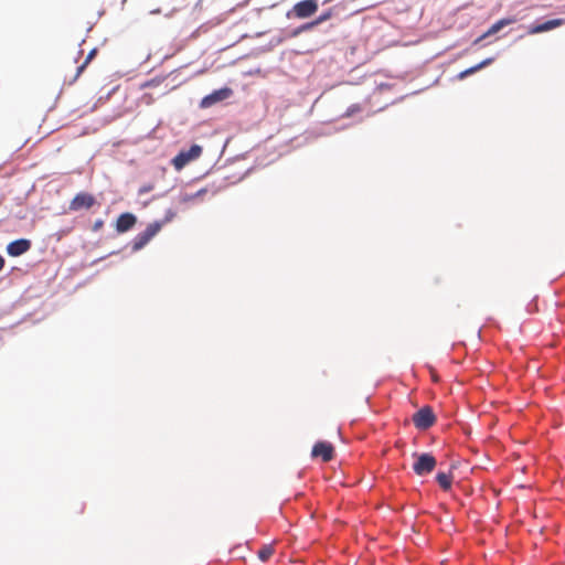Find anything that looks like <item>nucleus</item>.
<instances>
[{"label":"nucleus","mask_w":565,"mask_h":565,"mask_svg":"<svg viewBox=\"0 0 565 565\" xmlns=\"http://www.w3.org/2000/svg\"><path fill=\"white\" fill-rule=\"evenodd\" d=\"M333 13H334L333 9H328L327 11L321 13L316 20H313L310 23H308L305 26H302V29L303 30H308V29H311L313 26H317V25L328 21L329 19H331Z\"/></svg>","instance_id":"ddd939ff"},{"label":"nucleus","mask_w":565,"mask_h":565,"mask_svg":"<svg viewBox=\"0 0 565 565\" xmlns=\"http://www.w3.org/2000/svg\"><path fill=\"white\" fill-rule=\"evenodd\" d=\"M493 61H494V58H493V57H488V58L483 60L482 62H480L479 64H477V65H475V66H471V67H469V68H467V70H465V71L460 72V73L458 74V78H459V79H463V78H466L467 76L472 75V74H475L476 72H478V71H480V70H482L483 67H486V66H488V65L492 64V63H493Z\"/></svg>","instance_id":"f8f14e48"},{"label":"nucleus","mask_w":565,"mask_h":565,"mask_svg":"<svg viewBox=\"0 0 565 565\" xmlns=\"http://www.w3.org/2000/svg\"><path fill=\"white\" fill-rule=\"evenodd\" d=\"M206 192H207L206 189H202V190L198 191L194 195L190 196L189 200L199 198V196L203 195Z\"/></svg>","instance_id":"6ab92c4d"},{"label":"nucleus","mask_w":565,"mask_h":565,"mask_svg":"<svg viewBox=\"0 0 565 565\" xmlns=\"http://www.w3.org/2000/svg\"><path fill=\"white\" fill-rule=\"evenodd\" d=\"M436 480L441 489L449 490L452 484V476L446 472H438L436 476Z\"/></svg>","instance_id":"2eb2a0df"},{"label":"nucleus","mask_w":565,"mask_h":565,"mask_svg":"<svg viewBox=\"0 0 565 565\" xmlns=\"http://www.w3.org/2000/svg\"><path fill=\"white\" fill-rule=\"evenodd\" d=\"M564 22H565L564 19L548 20V21H546L544 23L531 25L529 28V30H527V33L529 34H536V33L546 32V31H550V30H553L555 28H558V26L563 25Z\"/></svg>","instance_id":"9d476101"},{"label":"nucleus","mask_w":565,"mask_h":565,"mask_svg":"<svg viewBox=\"0 0 565 565\" xmlns=\"http://www.w3.org/2000/svg\"><path fill=\"white\" fill-rule=\"evenodd\" d=\"M96 204V199L93 194L87 192L77 193L70 202L68 210L77 212L81 210H89Z\"/></svg>","instance_id":"20e7f679"},{"label":"nucleus","mask_w":565,"mask_h":565,"mask_svg":"<svg viewBox=\"0 0 565 565\" xmlns=\"http://www.w3.org/2000/svg\"><path fill=\"white\" fill-rule=\"evenodd\" d=\"M4 267V259L3 257L0 255V271L3 269Z\"/></svg>","instance_id":"aec40b11"},{"label":"nucleus","mask_w":565,"mask_h":565,"mask_svg":"<svg viewBox=\"0 0 565 565\" xmlns=\"http://www.w3.org/2000/svg\"><path fill=\"white\" fill-rule=\"evenodd\" d=\"M318 7L317 0H302L292 7V13L298 19H307L317 12Z\"/></svg>","instance_id":"39448f33"},{"label":"nucleus","mask_w":565,"mask_h":565,"mask_svg":"<svg viewBox=\"0 0 565 565\" xmlns=\"http://www.w3.org/2000/svg\"><path fill=\"white\" fill-rule=\"evenodd\" d=\"M161 222H154L147 226L146 231L143 232V245L161 230Z\"/></svg>","instance_id":"4468645a"},{"label":"nucleus","mask_w":565,"mask_h":565,"mask_svg":"<svg viewBox=\"0 0 565 565\" xmlns=\"http://www.w3.org/2000/svg\"><path fill=\"white\" fill-rule=\"evenodd\" d=\"M258 557L263 562L268 561L274 554V547L271 545H265L258 551Z\"/></svg>","instance_id":"dca6fc26"},{"label":"nucleus","mask_w":565,"mask_h":565,"mask_svg":"<svg viewBox=\"0 0 565 565\" xmlns=\"http://www.w3.org/2000/svg\"><path fill=\"white\" fill-rule=\"evenodd\" d=\"M413 458L415 459V461L413 463V470L417 476L428 475V473L433 472V470L437 466L436 458L431 454H428V452H424V454L414 452Z\"/></svg>","instance_id":"f257e3e1"},{"label":"nucleus","mask_w":565,"mask_h":565,"mask_svg":"<svg viewBox=\"0 0 565 565\" xmlns=\"http://www.w3.org/2000/svg\"><path fill=\"white\" fill-rule=\"evenodd\" d=\"M413 423L416 428L425 430L436 422V416L430 406H424L413 415Z\"/></svg>","instance_id":"7ed1b4c3"},{"label":"nucleus","mask_w":565,"mask_h":565,"mask_svg":"<svg viewBox=\"0 0 565 565\" xmlns=\"http://www.w3.org/2000/svg\"><path fill=\"white\" fill-rule=\"evenodd\" d=\"M141 246V243H135V248H139Z\"/></svg>","instance_id":"412c9836"},{"label":"nucleus","mask_w":565,"mask_h":565,"mask_svg":"<svg viewBox=\"0 0 565 565\" xmlns=\"http://www.w3.org/2000/svg\"><path fill=\"white\" fill-rule=\"evenodd\" d=\"M232 95L233 90L230 87L216 89L203 98L201 106H211L213 104L221 103L228 99Z\"/></svg>","instance_id":"0eeeda50"},{"label":"nucleus","mask_w":565,"mask_h":565,"mask_svg":"<svg viewBox=\"0 0 565 565\" xmlns=\"http://www.w3.org/2000/svg\"><path fill=\"white\" fill-rule=\"evenodd\" d=\"M117 90H118V87H114L111 90H109V92L107 93L106 97H104L103 95H100V96H99V98H98V102H100V103H105V102L107 100V98L109 97V95H110V94H115V93H117Z\"/></svg>","instance_id":"a211bd4d"},{"label":"nucleus","mask_w":565,"mask_h":565,"mask_svg":"<svg viewBox=\"0 0 565 565\" xmlns=\"http://www.w3.org/2000/svg\"><path fill=\"white\" fill-rule=\"evenodd\" d=\"M137 222V218L135 215L130 213H124L119 215L116 222V230L119 233H125L129 231Z\"/></svg>","instance_id":"9b49d317"},{"label":"nucleus","mask_w":565,"mask_h":565,"mask_svg":"<svg viewBox=\"0 0 565 565\" xmlns=\"http://www.w3.org/2000/svg\"><path fill=\"white\" fill-rule=\"evenodd\" d=\"M31 248V242L26 238L15 239L8 244L7 253L12 257L21 256Z\"/></svg>","instance_id":"6e6552de"},{"label":"nucleus","mask_w":565,"mask_h":565,"mask_svg":"<svg viewBox=\"0 0 565 565\" xmlns=\"http://www.w3.org/2000/svg\"><path fill=\"white\" fill-rule=\"evenodd\" d=\"M96 53V50H93L88 53L85 61L77 67L76 76L75 78L84 71V68L87 66V64L90 62V60L94 57Z\"/></svg>","instance_id":"f3484780"},{"label":"nucleus","mask_w":565,"mask_h":565,"mask_svg":"<svg viewBox=\"0 0 565 565\" xmlns=\"http://www.w3.org/2000/svg\"><path fill=\"white\" fill-rule=\"evenodd\" d=\"M311 456L313 458H321L324 462L331 461L334 456V447L330 443L318 441L312 447Z\"/></svg>","instance_id":"423d86ee"},{"label":"nucleus","mask_w":565,"mask_h":565,"mask_svg":"<svg viewBox=\"0 0 565 565\" xmlns=\"http://www.w3.org/2000/svg\"><path fill=\"white\" fill-rule=\"evenodd\" d=\"M202 147L199 145H192L188 150H181L173 159L172 166L177 171L182 170L190 162L199 159L202 154Z\"/></svg>","instance_id":"f03ea898"},{"label":"nucleus","mask_w":565,"mask_h":565,"mask_svg":"<svg viewBox=\"0 0 565 565\" xmlns=\"http://www.w3.org/2000/svg\"><path fill=\"white\" fill-rule=\"evenodd\" d=\"M514 22H516L515 18H503V19L498 20L495 23H493L488 29L487 32H484L482 35H480L478 39H476L473 43L478 44L482 40L487 39L490 35H493V34L498 33L501 29H503L504 26H507L509 24H512Z\"/></svg>","instance_id":"1a4fd4ad"}]
</instances>
